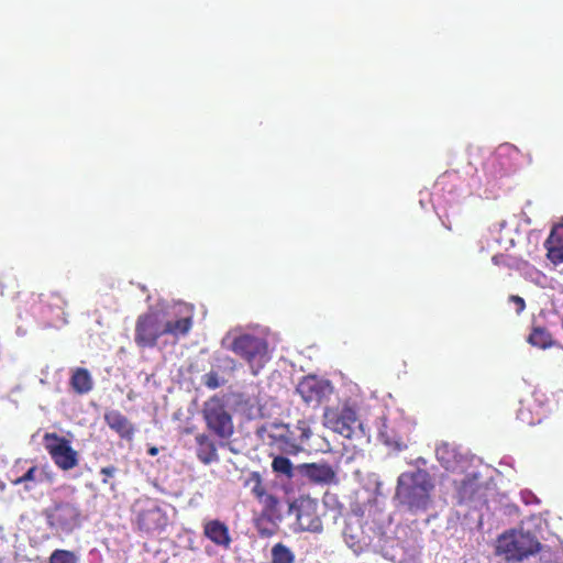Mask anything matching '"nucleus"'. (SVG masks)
<instances>
[{"label":"nucleus","mask_w":563,"mask_h":563,"mask_svg":"<svg viewBox=\"0 0 563 563\" xmlns=\"http://www.w3.org/2000/svg\"><path fill=\"white\" fill-rule=\"evenodd\" d=\"M298 472L309 482L318 485L336 483V472L328 463H302L297 466Z\"/></svg>","instance_id":"4468645a"},{"label":"nucleus","mask_w":563,"mask_h":563,"mask_svg":"<svg viewBox=\"0 0 563 563\" xmlns=\"http://www.w3.org/2000/svg\"><path fill=\"white\" fill-rule=\"evenodd\" d=\"M37 466H32L30 467L22 476L15 478L12 481V484L13 485H21L23 483H26V482H33L35 481V475L37 473Z\"/></svg>","instance_id":"bb28decb"},{"label":"nucleus","mask_w":563,"mask_h":563,"mask_svg":"<svg viewBox=\"0 0 563 563\" xmlns=\"http://www.w3.org/2000/svg\"><path fill=\"white\" fill-rule=\"evenodd\" d=\"M435 455L440 464L448 471L454 472L461 464L463 456L455 445L448 442L440 443L435 449Z\"/></svg>","instance_id":"a211bd4d"},{"label":"nucleus","mask_w":563,"mask_h":563,"mask_svg":"<svg viewBox=\"0 0 563 563\" xmlns=\"http://www.w3.org/2000/svg\"><path fill=\"white\" fill-rule=\"evenodd\" d=\"M318 500L310 496H299L289 507L290 514L296 517L300 530L310 532L322 531V520L318 511Z\"/></svg>","instance_id":"9d476101"},{"label":"nucleus","mask_w":563,"mask_h":563,"mask_svg":"<svg viewBox=\"0 0 563 563\" xmlns=\"http://www.w3.org/2000/svg\"><path fill=\"white\" fill-rule=\"evenodd\" d=\"M165 335L162 316L158 311H147L137 317L134 342L140 349H153L158 339Z\"/></svg>","instance_id":"0eeeda50"},{"label":"nucleus","mask_w":563,"mask_h":563,"mask_svg":"<svg viewBox=\"0 0 563 563\" xmlns=\"http://www.w3.org/2000/svg\"><path fill=\"white\" fill-rule=\"evenodd\" d=\"M202 382L209 389H217L223 383L220 380L219 374L214 371H210L209 373L205 374Z\"/></svg>","instance_id":"a878e982"},{"label":"nucleus","mask_w":563,"mask_h":563,"mask_svg":"<svg viewBox=\"0 0 563 563\" xmlns=\"http://www.w3.org/2000/svg\"><path fill=\"white\" fill-rule=\"evenodd\" d=\"M196 456L205 465L219 461L218 444L208 433L201 432L195 437Z\"/></svg>","instance_id":"dca6fc26"},{"label":"nucleus","mask_w":563,"mask_h":563,"mask_svg":"<svg viewBox=\"0 0 563 563\" xmlns=\"http://www.w3.org/2000/svg\"><path fill=\"white\" fill-rule=\"evenodd\" d=\"M49 563H78V558L73 551L57 549L51 554Z\"/></svg>","instance_id":"393cba45"},{"label":"nucleus","mask_w":563,"mask_h":563,"mask_svg":"<svg viewBox=\"0 0 563 563\" xmlns=\"http://www.w3.org/2000/svg\"><path fill=\"white\" fill-rule=\"evenodd\" d=\"M69 385L76 394L85 395L92 389L93 382L87 368L77 367L76 369L73 371V374L69 379Z\"/></svg>","instance_id":"aec40b11"},{"label":"nucleus","mask_w":563,"mask_h":563,"mask_svg":"<svg viewBox=\"0 0 563 563\" xmlns=\"http://www.w3.org/2000/svg\"><path fill=\"white\" fill-rule=\"evenodd\" d=\"M272 563H295V554L284 543L278 542L272 548Z\"/></svg>","instance_id":"b1692460"},{"label":"nucleus","mask_w":563,"mask_h":563,"mask_svg":"<svg viewBox=\"0 0 563 563\" xmlns=\"http://www.w3.org/2000/svg\"><path fill=\"white\" fill-rule=\"evenodd\" d=\"M544 246L550 262L554 265L563 263V231L553 230L547 239Z\"/></svg>","instance_id":"6ab92c4d"},{"label":"nucleus","mask_w":563,"mask_h":563,"mask_svg":"<svg viewBox=\"0 0 563 563\" xmlns=\"http://www.w3.org/2000/svg\"><path fill=\"white\" fill-rule=\"evenodd\" d=\"M433 487L431 476L427 471L406 472L398 477L396 497L411 511L426 510Z\"/></svg>","instance_id":"f03ea898"},{"label":"nucleus","mask_w":563,"mask_h":563,"mask_svg":"<svg viewBox=\"0 0 563 563\" xmlns=\"http://www.w3.org/2000/svg\"><path fill=\"white\" fill-rule=\"evenodd\" d=\"M382 437L385 438L384 442L398 451H401L407 448V444L401 438L398 439H389L385 432H382Z\"/></svg>","instance_id":"c85d7f7f"},{"label":"nucleus","mask_w":563,"mask_h":563,"mask_svg":"<svg viewBox=\"0 0 563 563\" xmlns=\"http://www.w3.org/2000/svg\"><path fill=\"white\" fill-rule=\"evenodd\" d=\"M157 452H158L157 448H154V446L148 450V454L152 456L156 455Z\"/></svg>","instance_id":"2f4dec72"},{"label":"nucleus","mask_w":563,"mask_h":563,"mask_svg":"<svg viewBox=\"0 0 563 563\" xmlns=\"http://www.w3.org/2000/svg\"><path fill=\"white\" fill-rule=\"evenodd\" d=\"M201 413L208 431L220 441H227L233 435V418L222 398L210 397L205 401Z\"/></svg>","instance_id":"423d86ee"},{"label":"nucleus","mask_w":563,"mask_h":563,"mask_svg":"<svg viewBox=\"0 0 563 563\" xmlns=\"http://www.w3.org/2000/svg\"><path fill=\"white\" fill-rule=\"evenodd\" d=\"M47 527L62 534L79 529L86 519L80 505L73 500H55L44 510Z\"/></svg>","instance_id":"20e7f679"},{"label":"nucleus","mask_w":563,"mask_h":563,"mask_svg":"<svg viewBox=\"0 0 563 563\" xmlns=\"http://www.w3.org/2000/svg\"><path fill=\"white\" fill-rule=\"evenodd\" d=\"M243 486L247 488L256 500L268 511H275L278 506V499L269 494L258 472H251L243 481Z\"/></svg>","instance_id":"ddd939ff"},{"label":"nucleus","mask_w":563,"mask_h":563,"mask_svg":"<svg viewBox=\"0 0 563 563\" xmlns=\"http://www.w3.org/2000/svg\"><path fill=\"white\" fill-rule=\"evenodd\" d=\"M272 470L274 473L283 475L287 479H291L295 476V467L291 461L283 455H277L273 459Z\"/></svg>","instance_id":"5701e85b"},{"label":"nucleus","mask_w":563,"mask_h":563,"mask_svg":"<svg viewBox=\"0 0 563 563\" xmlns=\"http://www.w3.org/2000/svg\"><path fill=\"white\" fill-rule=\"evenodd\" d=\"M231 351L247 363L254 376L258 375L271 360L266 340L252 334L234 338Z\"/></svg>","instance_id":"39448f33"},{"label":"nucleus","mask_w":563,"mask_h":563,"mask_svg":"<svg viewBox=\"0 0 563 563\" xmlns=\"http://www.w3.org/2000/svg\"><path fill=\"white\" fill-rule=\"evenodd\" d=\"M344 540L354 552H360L362 550L361 540L350 533L347 529L344 531Z\"/></svg>","instance_id":"cd10ccee"},{"label":"nucleus","mask_w":563,"mask_h":563,"mask_svg":"<svg viewBox=\"0 0 563 563\" xmlns=\"http://www.w3.org/2000/svg\"><path fill=\"white\" fill-rule=\"evenodd\" d=\"M528 342L539 349H548L553 345L550 332L544 328H533L529 334Z\"/></svg>","instance_id":"4be33fe9"},{"label":"nucleus","mask_w":563,"mask_h":563,"mask_svg":"<svg viewBox=\"0 0 563 563\" xmlns=\"http://www.w3.org/2000/svg\"><path fill=\"white\" fill-rule=\"evenodd\" d=\"M332 497H333L332 495H330L329 493H327V494L324 495V503H325V504H328V499H329V498H332Z\"/></svg>","instance_id":"72a5a7b5"},{"label":"nucleus","mask_w":563,"mask_h":563,"mask_svg":"<svg viewBox=\"0 0 563 563\" xmlns=\"http://www.w3.org/2000/svg\"><path fill=\"white\" fill-rule=\"evenodd\" d=\"M541 550V543L530 532L510 529L501 533L495 544V555L507 563H520Z\"/></svg>","instance_id":"7ed1b4c3"},{"label":"nucleus","mask_w":563,"mask_h":563,"mask_svg":"<svg viewBox=\"0 0 563 563\" xmlns=\"http://www.w3.org/2000/svg\"><path fill=\"white\" fill-rule=\"evenodd\" d=\"M104 421L108 427L115 431L122 439L131 440L135 428L130 420L119 410H110L104 413Z\"/></svg>","instance_id":"f3484780"},{"label":"nucleus","mask_w":563,"mask_h":563,"mask_svg":"<svg viewBox=\"0 0 563 563\" xmlns=\"http://www.w3.org/2000/svg\"><path fill=\"white\" fill-rule=\"evenodd\" d=\"M296 391L306 404L319 405L330 396L332 386L327 379L308 375L298 383Z\"/></svg>","instance_id":"9b49d317"},{"label":"nucleus","mask_w":563,"mask_h":563,"mask_svg":"<svg viewBox=\"0 0 563 563\" xmlns=\"http://www.w3.org/2000/svg\"><path fill=\"white\" fill-rule=\"evenodd\" d=\"M44 448L55 465L62 471H69L79 463L78 452L70 442L55 432H46L43 437Z\"/></svg>","instance_id":"1a4fd4ad"},{"label":"nucleus","mask_w":563,"mask_h":563,"mask_svg":"<svg viewBox=\"0 0 563 563\" xmlns=\"http://www.w3.org/2000/svg\"><path fill=\"white\" fill-rule=\"evenodd\" d=\"M134 522L142 533L161 532L167 526L168 517L152 499L139 500L134 510Z\"/></svg>","instance_id":"6e6552de"},{"label":"nucleus","mask_w":563,"mask_h":563,"mask_svg":"<svg viewBox=\"0 0 563 563\" xmlns=\"http://www.w3.org/2000/svg\"><path fill=\"white\" fill-rule=\"evenodd\" d=\"M327 423L344 438L351 439L357 426L356 411L344 407L341 411L327 410L324 413Z\"/></svg>","instance_id":"f8f14e48"},{"label":"nucleus","mask_w":563,"mask_h":563,"mask_svg":"<svg viewBox=\"0 0 563 563\" xmlns=\"http://www.w3.org/2000/svg\"><path fill=\"white\" fill-rule=\"evenodd\" d=\"M500 150H504V151L509 152V151H512V150H514V147H512V146H508V145H506V146H501V147H500Z\"/></svg>","instance_id":"473e14b6"},{"label":"nucleus","mask_w":563,"mask_h":563,"mask_svg":"<svg viewBox=\"0 0 563 563\" xmlns=\"http://www.w3.org/2000/svg\"><path fill=\"white\" fill-rule=\"evenodd\" d=\"M509 301L515 303L516 312L520 314L526 309V301L518 295L509 296Z\"/></svg>","instance_id":"7c9ffc66"},{"label":"nucleus","mask_w":563,"mask_h":563,"mask_svg":"<svg viewBox=\"0 0 563 563\" xmlns=\"http://www.w3.org/2000/svg\"><path fill=\"white\" fill-rule=\"evenodd\" d=\"M257 435L266 437L271 445H276L282 452L297 454L303 444L311 438L310 421L300 419L291 427L289 423H271L257 429Z\"/></svg>","instance_id":"f257e3e1"},{"label":"nucleus","mask_w":563,"mask_h":563,"mask_svg":"<svg viewBox=\"0 0 563 563\" xmlns=\"http://www.w3.org/2000/svg\"><path fill=\"white\" fill-rule=\"evenodd\" d=\"M117 471H118V468L115 466H113V465L102 467L100 470V474L103 476L102 481H101L102 484H108L109 479L114 476Z\"/></svg>","instance_id":"c756f323"},{"label":"nucleus","mask_w":563,"mask_h":563,"mask_svg":"<svg viewBox=\"0 0 563 563\" xmlns=\"http://www.w3.org/2000/svg\"><path fill=\"white\" fill-rule=\"evenodd\" d=\"M192 317H183L177 320L163 321L165 335L169 334L176 339L185 336L192 328Z\"/></svg>","instance_id":"412c9836"},{"label":"nucleus","mask_w":563,"mask_h":563,"mask_svg":"<svg viewBox=\"0 0 563 563\" xmlns=\"http://www.w3.org/2000/svg\"><path fill=\"white\" fill-rule=\"evenodd\" d=\"M203 536L214 545L224 550L230 549L232 537L229 526L219 519L206 520L202 525Z\"/></svg>","instance_id":"2eb2a0df"}]
</instances>
